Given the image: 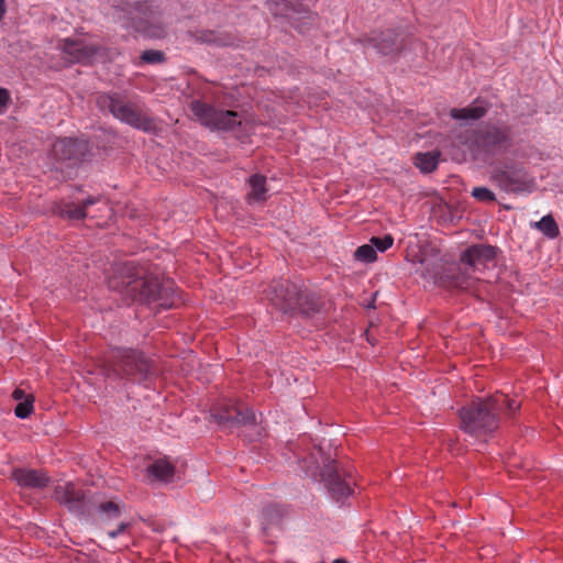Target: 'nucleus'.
I'll return each instance as SVG.
<instances>
[{"label": "nucleus", "mask_w": 563, "mask_h": 563, "mask_svg": "<svg viewBox=\"0 0 563 563\" xmlns=\"http://www.w3.org/2000/svg\"><path fill=\"white\" fill-rule=\"evenodd\" d=\"M98 103L101 108L108 109L117 119L134 128L148 131L153 122L143 115L133 104L125 103L113 96H100Z\"/></svg>", "instance_id": "nucleus-9"}, {"label": "nucleus", "mask_w": 563, "mask_h": 563, "mask_svg": "<svg viewBox=\"0 0 563 563\" xmlns=\"http://www.w3.org/2000/svg\"><path fill=\"white\" fill-rule=\"evenodd\" d=\"M109 287L128 297L140 296L150 301L161 300L164 291L156 280L144 279L139 273H134L131 264L117 267L114 275L109 279Z\"/></svg>", "instance_id": "nucleus-6"}, {"label": "nucleus", "mask_w": 563, "mask_h": 563, "mask_svg": "<svg viewBox=\"0 0 563 563\" xmlns=\"http://www.w3.org/2000/svg\"><path fill=\"white\" fill-rule=\"evenodd\" d=\"M501 396L476 398L460 410L461 428L467 434L485 440L499 427Z\"/></svg>", "instance_id": "nucleus-1"}, {"label": "nucleus", "mask_w": 563, "mask_h": 563, "mask_svg": "<svg viewBox=\"0 0 563 563\" xmlns=\"http://www.w3.org/2000/svg\"><path fill=\"white\" fill-rule=\"evenodd\" d=\"M141 58L145 63H159L163 60L164 56L159 51H145Z\"/></svg>", "instance_id": "nucleus-33"}, {"label": "nucleus", "mask_w": 563, "mask_h": 563, "mask_svg": "<svg viewBox=\"0 0 563 563\" xmlns=\"http://www.w3.org/2000/svg\"><path fill=\"white\" fill-rule=\"evenodd\" d=\"M494 396H501L504 399L500 400V410L504 407H507V410L509 413H514L520 408V402L516 401L515 399H509L504 394H495Z\"/></svg>", "instance_id": "nucleus-32"}, {"label": "nucleus", "mask_w": 563, "mask_h": 563, "mask_svg": "<svg viewBox=\"0 0 563 563\" xmlns=\"http://www.w3.org/2000/svg\"><path fill=\"white\" fill-rule=\"evenodd\" d=\"M263 521L267 526L277 523L283 517V510L276 505H269L262 511Z\"/></svg>", "instance_id": "nucleus-26"}, {"label": "nucleus", "mask_w": 563, "mask_h": 563, "mask_svg": "<svg viewBox=\"0 0 563 563\" xmlns=\"http://www.w3.org/2000/svg\"><path fill=\"white\" fill-rule=\"evenodd\" d=\"M472 273L468 266H464V268L456 267L442 277L440 283L450 288L468 290L472 288L474 282L478 279L477 277H473Z\"/></svg>", "instance_id": "nucleus-17"}, {"label": "nucleus", "mask_w": 563, "mask_h": 563, "mask_svg": "<svg viewBox=\"0 0 563 563\" xmlns=\"http://www.w3.org/2000/svg\"><path fill=\"white\" fill-rule=\"evenodd\" d=\"M126 528V525L125 523H121L118 529L115 530H111V531H108V537L111 538V539H114L117 538L121 532H123Z\"/></svg>", "instance_id": "nucleus-36"}, {"label": "nucleus", "mask_w": 563, "mask_h": 563, "mask_svg": "<svg viewBox=\"0 0 563 563\" xmlns=\"http://www.w3.org/2000/svg\"><path fill=\"white\" fill-rule=\"evenodd\" d=\"M249 186L250 191L247 194V199L250 202H263L267 199L268 188L264 176L258 174L251 176Z\"/></svg>", "instance_id": "nucleus-22"}, {"label": "nucleus", "mask_w": 563, "mask_h": 563, "mask_svg": "<svg viewBox=\"0 0 563 563\" xmlns=\"http://www.w3.org/2000/svg\"><path fill=\"white\" fill-rule=\"evenodd\" d=\"M190 108L197 120L212 130H232L241 123L240 114L235 111L216 108L201 101L191 102Z\"/></svg>", "instance_id": "nucleus-7"}, {"label": "nucleus", "mask_w": 563, "mask_h": 563, "mask_svg": "<svg viewBox=\"0 0 563 563\" xmlns=\"http://www.w3.org/2000/svg\"><path fill=\"white\" fill-rule=\"evenodd\" d=\"M439 152L418 153L415 156V165L423 173H431L439 164Z\"/></svg>", "instance_id": "nucleus-23"}, {"label": "nucleus", "mask_w": 563, "mask_h": 563, "mask_svg": "<svg viewBox=\"0 0 563 563\" xmlns=\"http://www.w3.org/2000/svg\"><path fill=\"white\" fill-rule=\"evenodd\" d=\"M487 110L488 106L485 101L476 100L465 108L452 109L450 115L455 120H478L487 113Z\"/></svg>", "instance_id": "nucleus-19"}, {"label": "nucleus", "mask_w": 563, "mask_h": 563, "mask_svg": "<svg viewBox=\"0 0 563 563\" xmlns=\"http://www.w3.org/2000/svg\"><path fill=\"white\" fill-rule=\"evenodd\" d=\"M99 510L102 514L107 515L109 518H117L120 516L119 506L117 504H114L113 501L102 503L99 506Z\"/></svg>", "instance_id": "nucleus-31"}, {"label": "nucleus", "mask_w": 563, "mask_h": 563, "mask_svg": "<svg viewBox=\"0 0 563 563\" xmlns=\"http://www.w3.org/2000/svg\"><path fill=\"white\" fill-rule=\"evenodd\" d=\"M108 377L144 382L153 375L150 361L143 353L130 349H115L103 364Z\"/></svg>", "instance_id": "nucleus-3"}, {"label": "nucleus", "mask_w": 563, "mask_h": 563, "mask_svg": "<svg viewBox=\"0 0 563 563\" xmlns=\"http://www.w3.org/2000/svg\"><path fill=\"white\" fill-rule=\"evenodd\" d=\"M492 180L506 192H522L532 187V180L522 167H495Z\"/></svg>", "instance_id": "nucleus-11"}, {"label": "nucleus", "mask_w": 563, "mask_h": 563, "mask_svg": "<svg viewBox=\"0 0 563 563\" xmlns=\"http://www.w3.org/2000/svg\"><path fill=\"white\" fill-rule=\"evenodd\" d=\"M97 202H100V198L89 197L82 203H64L57 212L63 218L80 220L89 216L88 209Z\"/></svg>", "instance_id": "nucleus-18"}, {"label": "nucleus", "mask_w": 563, "mask_h": 563, "mask_svg": "<svg viewBox=\"0 0 563 563\" xmlns=\"http://www.w3.org/2000/svg\"><path fill=\"white\" fill-rule=\"evenodd\" d=\"M213 420L222 428L231 430L236 427L256 426L258 423L255 412L235 404L221 406L211 413Z\"/></svg>", "instance_id": "nucleus-10"}, {"label": "nucleus", "mask_w": 563, "mask_h": 563, "mask_svg": "<svg viewBox=\"0 0 563 563\" xmlns=\"http://www.w3.org/2000/svg\"><path fill=\"white\" fill-rule=\"evenodd\" d=\"M371 242L375 250L384 252L393 245L394 239L390 235H386L384 238H372Z\"/></svg>", "instance_id": "nucleus-29"}, {"label": "nucleus", "mask_w": 563, "mask_h": 563, "mask_svg": "<svg viewBox=\"0 0 563 563\" xmlns=\"http://www.w3.org/2000/svg\"><path fill=\"white\" fill-rule=\"evenodd\" d=\"M191 35L196 41L201 42V43L216 44V45H220V46H225V45L231 44V41L229 37L222 36L220 34H217L216 32L209 31V30L197 31L195 33H191Z\"/></svg>", "instance_id": "nucleus-24"}, {"label": "nucleus", "mask_w": 563, "mask_h": 563, "mask_svg": "<svg viewBox=\"0 0 563 563\" xmlns=\"http://www.w3.org/2000/svg\"><path fill=\"white\" fill-rule=\"evenodd\" d=\"M307 474L324 483L332 498L341 500L353 493L352 477L341 468L335 461L325 457L321 449L310 453L309 459L303 460Z\"/></svg>", "instance_id": "nucleus-2"}, {"label": "nucleus", "mask_w": 563, "mask_h": 563, "mask_svg": "<svg viewBox=\"0 0 563 563\" xmlns=\"http://www.w3.org/2000/svg\"><path fill=\"white\" fill-rule=\"evenodd\" d=\"M12 478L19 486L25 488H43L48 484L45 472L32 468H15L12 471Z\"/></svg>", "instance_id": "nucleus-16"}, {"label": "nucleus", "mask_w": 563, "mask_h": 563, "mask_svg": "<svg viewBox=\"0 0 563 563\" xmlns=\"http://www.w3.org/2000/svg\"><path fill=\"white\" fill-rule=\"evenodd\" d=\"M62 49L71 63H90L99 52V47L93 44L69 38L63 41Z\"/></svg>", "instance_id": "nucleus-14"}, {"label": "nucleus", "mask_w": 563, "mask_h": 563, "mask_svg": "<svg viewBox=\"0 0 563 563\" xmlns=\"http://www.w3.org/2000/svg\"><path fill=\"white\" fill-rule=\"evenodd\" d=\"M8 101L9 92L5 89L0 88V113H2L5 110Z\"/></svg>", "instance_id": "nucleus-34"}, {"label": "nucleus", "mask_w": 563, "mask_h": 563, "mask_svg": "<svg viewBox=\"0 0 563 563\" xmlns=\"http://www.w3.org/2000/svg\"><path fill=\"white\" fill-rule=\"evenodd\" d=\"M354 256L360 262L372 263L376 260L377 255L373 245L365 244L355 251Z\"/></svg>", "instance_id": "nucleus-28"}, {"label": "nucleus", "mask_w": 563, "mask_h": 563, "mask_svg": "<svg viewBox=\"0 0 563 563\" xmlns=\"http://www.w3.org/2000/svg\"><path fill=\"white\" fill-rule=\"evenodd\" d=\"M474 157L495 156L508 152L514 145L511 129L490 125L473 131L464 141Z\"/></svg>", "instance_id": "nucleus-4"}, {"label": "nucleus", "mask_w": 563, "mask_h": 563, "mask_svg": "<svg viewBox=\"0 0 563 563\" xmlns=\"http://www.w3.org/2000/svg\"><path fill=\"white\" fill-rule=\"evenodd\" d=\"M472 196L482 201H494L495 200L494 192L485 187H475L472 190Z\"/></svg>", "instance_id": "nucleus-30"}, {"label": "nucleus", "mask_w": 563, "mask_h": 563, "mask_svg": "<svg viewBox=\"0 0 563 563\" xmlns=\"http://www.w3.org/2000/svg\"><path fill=\"white\" fill-rule=\"evenodd\" d=\"M497 250L486 244H475L467 247L460 256L461 264L468 266L473 273L483 272L496 264Z\"/></svg>", "instance_id": "nucleus-12"}, {"label": "nucleus", "mask_w": 563, "mask_h": 563, "mask_svg": "<svg viewBox=\"0 0 563 563\" xmlns=\"http://www.w3.org/2000/svg\"><path fill=\"white\" fill-rule=\"evenodd\" d=\"M274 13L275 14H278V13L284 14V12H282V11H275Z\"/></svg>", "instance_id": "nucleus-40"}, {"label": "nucleus", "mask_w": 563, "mask_h": 563, "mask_svg": "<svg viewBox=\"0 0 563 563\" xmlns=\"http://www.w3.org/2000/svg\"><path fill=\"white\" fill-rule=\"evenodd\" d=\"M88 151L86 141L60 139L53 144L52 153L57 161L79 159Z\"/></svg>", "instance_id": "nucleus-13"}, {"label": "nucleus", "mask_w": 563, "mask_h": 563, "mask_svg": "<svg viewBox=\"0 0 563 563\" xmlns=\"http://www.w3.org/2000/svg\"><path fill=\"white\" fill-rule=\"evenodd\" d=\"M534 228L549 239H555L560 233L559 227L551 214L542 217L540 221L534 223Z\"/></svg>", "instance_id": "nucleus-25"}, {"label": "nucleus", "mask_w": 563, "mask_h": 563, "mask_svg": "<svg viewBox=\"0 0 563 563\" xmlns=\"http://www.w3.org/2000/svg\"><path fill=\"white\" fill-rule=\"evenodd\" d=\"M29 395L25 394L24 390L20 389V388H16L13 393H12V397L14 400L16 401H23Z\"/></svg>", "instance_id": "nucleus-35"}, {"label": "nucleus", "mask_w": 563, "mask_h": 563, "mask_svg": "<svg viewBox=\"0 0 563 563\" xmlns=\"http://www.w3.org/2000/svg\"><path fill=\"white\" fill-rule=\"evenodd\" d=\"M267 299L284 312L299 309L308 313L316 309V305L306 308L305 303L308 302V295L300 292L295 284H290L287 280L272 286L267 292Z\"/></svg>", "instance_id": "nucleus-8"}, {"label": "nucleus", "mask_w": 563, "mask_h": 563, "mask_svg": "<svg viewBox=\"0 0 563 563\" xmlns=\"http://www.w3.org/2000/svg\"><path fill=\"white\" fill-rule=\"evenodd\" d=\"M333 563H347L345 560L336 559L333 561Z\"/></svg>", "instance_id": "nucleus-39"}, {"label": "nucleus", "mask_w": 563, "mask_h": 563, "mask_svg": "<svg viewBox=\"0 0 563 563\" xmlns=\"http://www.w3.org/2000/svg\"><path fill=\"white\" fill-rule=\"evenodd\" d=\"M33 402H34V397L32 395H29L23 401H20L15 409H14V413L18 418L20 419H25L27 418L32 412H33Z\"/></svg>", "instance_id": "nucleus-27"}, {"label": "nucleus", "mask_w": 563, "mask_h": 563, "mask_svg": "<svg viewBox=\"0 0 563 563\" xmlns=\"http://www.w3.org/2000/svg\"><path fill=\"white\" fill-rule=\"evenodd\" d=\"M146 471L150 477L162 482H169L175 475V467L167 459L154 461Z\"/></svg>", "instance_id": "nucleus-21"}, {"label": "nucleus", "mask_w": 563, "mask_h": 563, "mask_svg": "<svg viewBox=\"0 0 563 563\" xmlns=\"http://www.w3.org/2000/svg\"><path fill=\"white\" fill-rule=\"evenodd\" d=\"M5 13V0H0V20H2Z\"/></svg>", "instance_id": "nucleus-37"}, {"label": "nucleus", "mask_w": 563, "mask_h": 563, "mask_svg": "<svg viewBox=\"0 0 563 563\" xmlns=\"http://www.w3.org/2000/svg\"><path fill=\"white\" fill-rule=\"evenodd\" d=\"M99 198H100V202L99 203L102 205V208H99V211H102V209L103 210H108L109 208H108L107 202L101 197H99Z\"/></svg>", "instance_id": "nucleus-38"}, {"label": "nucleus", "mask_w": 563, "mask_h": 563, "mask_svg": "<svg viewBox=\"0 0 563 563\" xmlns=\"http://www.w3.org/2000/svg\"><path fill=\"white\" fill-rule=\"evenodd\" d=\"M126 7L136 31L153 38L165 35L170 21L161 3L155 0H126Z\"/></svg>", "instance_id": "nucleus-5"}, {"label": "nucleus", "mask_w": 563, "mask_h": 563, "mask_svg": "<svg viewBox=\"0 0 563 563\" xmlns=\"http://www.w3.org/2000/svg\"><path fill=\"white\" fill-rule=\"evenodd\" d=\"M367 43L376 48L379 54L385 56H391L398 53L401 48L398 34L391 30H387L368 37Z\"/></svg>", "instance_id": "nucleus-15"}, {"label": "nucleus", "mask_w": 563, "mask_h": 563, "mask_svg": "<svg viewBox=\"0 0 563 563\" xmlns=\"http://www.w3.org/2000/svg\"><path fill=\"white\" fill-rule=\"evenodd\" d=\"M54 498L60 504H65L69 508H74L80 503L82 494L76 489L75 484L66 483L65 485H58L55 487Z\"/></svg>", "instance_id": "nucleus-20"}]
</instances>
